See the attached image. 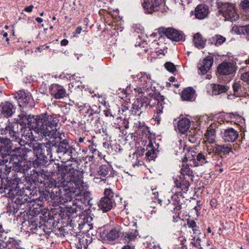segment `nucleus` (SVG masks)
I'll use <instances>...</instances> for the list:
<instances>
[{"mask_svg":"<svg viewBox=\"0 0 249 249\" xmlns=\"http://www.w3.org/2000/svg\"><path fill=\"white\" fill-rule=\"evenodd\" d=\"M53 170L52 173H56L58 175L57 180L51 178H48L43 181V184L46 188H53L55 191H47L46 194H44V198L41 201H47L49 200V195L54 202H60L58 201L62 196V190H69L70 191H73L74 188H80L82 185V180L79 178L78 172L76 169L71 166H62L59 163H54L53 165Z\"/></svg>","mask_w":249,"mask_h":249,"instance_id":"obj_1","label":"nucleus"},{"mask_svg":"<svg viewBox=\"0 0 249 249\" xmlns=\"http://www.w3.org/2000/svg\"><path fill=\"white\" fill-rule=\"evenodd\" d=\"M58 120L56 115H48L41 114L30 120V125L36 129V132L45 137L59 139V142H68L67 136L57 128Z\"/></svg>","mask_w":249,"mask_h":249,"instance_id":"obj_2","label":"nucleus"},{"mask_svg":"<svg viewBox=\"0 0 249 249\" xmlns=\"http://www.w3.org/2000/svg\"><path fill=\"white\" fill-rule=\"evenodd\" d=\"M142 98L138 99L133 105V108L138 111L143 108L146 109L148 107L150 108L155 107L154 114L153 119L160 124V121L163 117V110L165 107V98L160 92H152L150 95L141 94Z\"/></svg>","mask_w":249,"mask_h":249,"instance_id":"obj_3","label":"nucleus"},{"mask_svg":"<svg viewBox=\"0 0 249 249\" xmlns=\"http://www.w3.org/2000/svg\"><path fill=\"white\" fill-rule=\"evenodd\" d=\"M21 135V140H18L20 147H16L12 150L10 156V163L13 164V169L18 172L22 173L24 171L25 166V151L21 146L24 145H29L33 139L32 132L30 130L24 129Z\"/></svg>","mask_w":249,"mask_h":249,"instance_id":"obj_4","label":"nucleus"},{"mask_svg":"<svg viewBox=\"0 0 249 249\" xmlns=\"http://www.w3.org/2000/svg\"><path fill=\"white\" fill-rule=\"evenodd\" d=\"M27 231L32 234L35 233L39 236L45 234L50 235L53 231V228L55 224V220L53 217L48 218L44 224H41L38 220L32 219L28 221Z\"/></svg>","mask_w":249,"mask_h":249,"instance_id":"obj_5","label":"nucleus"},{"mask_svg":"<svg viewBox=\"0 0 249 249\" xmlns=\"http://www.w3.org/2000/svg\"><path fill=\"white\" fill-rule=\"evenodd\" d=\"M135 80L139 88L135 89L136 92H138V95H150L152 92H159L155 90V87H152V81L150 74H147L146 72H140L137 75Z\"/></svg>","mask_w":249,"mask_h":249,"instance_id":"obj_6","label":"nucleus"},{"mask_svg":"<svg viewBox=\"0 0 249 249\" xmlns=\"http://www.w3.org/2000/svg\"><path fill=\"white\" fill-rule=\"evenodd\" d=\"M20 126V129L22 130V127L19 124L16 123L8 122L4 128L0 129L1 134L6 135L5 139L3 142L7 145H9V147H11L10 145L12 141L18 142L20 133L19 131L18 127Z\"/></svg>","mask_w":249,"mask_h":249,"instance_id":"obj_7","label":"nucleus"},{"mask_svg":"<svg viewBox=\"0 0 249 249\" xmlns=\"http://www.w3.org/2000/svg\"><path fill=\"white\" fill-rule=\"evenodd\" d=\"M218 12L225 18V20L233 21L239 18L235 6L229 2H219L217 3Z\"/></svg>","mask_w":249,"mask_h":249,"instance_id":"obj_8","label":"nucleus"},{"mask_svg":"<svg viewBox=\"0 0 249 249\" xmlns=\"http://www.w3.org/2000/svg\"><path fill=\"white\" fill-rule=\"evenodd\" d=\"M52 144L49 142L36 144L33 147L34 152L37 159L40 160H47L51 158Z\"/></svg>","mask_w":249,"mask_h":249,"instance_id":"obj_9","label":"nucleus"},{"mask_svg":"<svg viewBox=\"0 0 249 249\" xmlns=\"http://www.w3.org/2000/svg\"><path fill=\"white\" fill-rule=\"evenodd\" d=\"M77 204L72 203L71 206H67L65 211L68 216H72L73 214L74 216H80L83 213H89V207H91L90 203H81L80 205Z\"/></svg>","mask_w":249,"mask_h":249,"instance_id":"obj_10","label":"nucleus"},{"mask_svg":"<svg viewBox=\"0 0 249 249\" xmlns=\"http://www.w3.org/2000/svg\"><path fill=\"white\" fill-rule=\"evenodd\" d=\"M120 235V231L118 227H111L108 225L104 226L100 233L101 238L105 241H114L118 239Z\"/></svg>","mask_w":249,"mask_h":249,"instance_id":"obj_11","label":"nucleus"},{"mask_svg":"<svg viewBox=\"0 0 249 249\" xmlns=\"http://www.w3.org/2000/svg\"><path fill=\"white\" fill-rule=\"evenodd\" d=\"M142 5L146 14L159 11L164 5L165 0H141Z\"/></svg>","mask_w":249,"mask_h":249,"instance_id":"obj_12","label":"nucleus"},{"mask_svg":"<svg viewBox=\"0 0 249 249\" xmlns=\"http://www.w3.org/2000/svg\"><path fill=\"white\" fill-rule=\"evenodd\" d=\"M232 147L230 144L223 145L215 144L212 146V152L214 154L215 157L218 158V161L215 163L217 166H220L222 164L223 158L222 156H218L220 154L227 155L231 151Z\"/></svg>","mask_w":249,"mask_h":249,"instance_id":"obj_13","label":"nucleus"},{"mask_svg":"<svg viewBox=\"0 0 249 249\" xmlns=\"http://www.w3.org/2000/svg\"><path fill=\"white\" fill-rule=\"evenodd\" d=\"M51 95L55 99H61L68 95L65 89L61 85L53 84L51 85L49 89Z\"/></svg>","mask_w":249,"mask_h":249,"instance_id":"obj_14","label":"nucleus"},{"mask_svg":"<svg viewBox=\"0 0 249 249\" xmlns=\"http://www.w3.org/2000/svg\"><path fill=\"white\" fill-rule=\"evenodd\" d=\"M236 66L233 63L223 62L217 68L218 72L221 75L232 74L236 71Z\"/></svg>","mask_w":249,"mask_h":249,"instance_id":"obj_15","label":"nucleus"},{"mask_svg":"<svg viewBox=\"0 0 249 249\" xmlns=\"http://www.w3.org/2000/svg\"><path fill=\"white\" fill-rule=\"evenodd\" d=\"M213 62V58L210 56L200 60L197 65V68L200 71L199 73L201 75L206 74L211 69Z\"/></svg>","mask_w":249,"mask_h":249,"instance_id":"obj_16","label":"nucleus"},{"mask_svg":"<svg viewBox=\"0 0 249 249\" xmlns=\"http://www.w3.org/2000/svg\"><path fill=\"white\" fill-rule=\"evenodd\" d=\"M163 32L168 38L174 41H179L183 40L184 34L173 28H164Z\"/></svg>","mask_w":249,"mask_h":249,"instance_id":"obj_17","label":"nucleus"},{"mask_svg":"<svg viewBox=\"0 0 249 249\" xmlns=\"http://www.w3.org/2000/svg\"><path fill=\"white\" fill-rule=\"evenodd\" d=\"M211 153V152L208 153H199L196 155V158L192 155V158L190 160H193L195 166H202L205 163L211 162V158L209 157V156H210Z\"/></svg>","mask_w":249,"mask_h":249,"instance_id":"obj_18","label":"nucleus"},{"mask_svg":"<svg viewBox=\"0 0 249 249\" xmlns=\"http://www.w3.org/2000/svg\"><path fill=\"white\" fill-rule=\"evenodd\" d=\"M104 195V197L102 198L100 202H120L122 200L119 195L114 194L110 189L105 190Z\"/></svg>","mask_w":249,"mask_h":249,"instance_id":"obj_19","label":"nucleus"},{"mask_svg":"<svg viewBox=\"0 0 249 249\" xmlns=\"http://www.w3.org/2000/svg\"><path fill=\"white\" fill-rule=\"evenodd\" d=\"M209 13V7L203 4L198 5L195 9L194 14L196 18L203 19L208 17Z\"/></svg>","mask_w":249,"mask_h":249,"instance_id":"obj_20","label":"nucleus"},{"mask_svg":"<svg viewBox=\"0 0 249 249\" xmlns=\"http://www.w3.org/2000/svg\"><path fill=\"white\" fill-rule=\"evenodd\" d=\"M239 133L233 128H229L224 130L222 137L226 142H234L238 137Z\"/></svg>","mask_w":249,"mask_h":249,"instance_id":"obj_21","label":"nucleus"},{"mask_svg":"<svg viewBox=\"0 0 249 249\" xmlns=\"http://www.w3.org/2000/svg\"><path fill=\"white\" fill-rule=\"evenodd\" d=\"M189 180H192V178L190 176H181L179 177L178 179L175 180V183L177 187L179 188L184 192L188 191L190 186Z\"/></svg>","mask_w":249,"mask_h":249,"instance_id":"obj_22","label":"nucleus"},{"mask_svg":"<svg viewBox=\"0 0 249 249\" xmlns=\"http://www.w3.org/2000/svg\"><path fill=\"white\" fill-rule=\"evenodd\" d=\"M16 108L13 105L9 102H5L1 104V114L6 117L11 116L15 111Z\"/></svg>","mask_w":249,"mask_h":249,"instance_id":"obj_23","label":"nucleus"},{"mask_svg":"<svg viewBox=\"0 0 249 249\" xmlns=\"http://www.w3.org/2000/svg\"><path fill=\"white\" fill-rule=\"evenodd\" d=\"M145 159L148 162L154 160L157 157V150L154 147L153 142L151 140L149 141L148 144L146 146Z\"/></svg>","mask_w":249,"mask_h":249,"instance_id":"obj_24","label":"nucleus"},{"mask_svg":"<svg viewBox=\"0 0 249 249\" xmlns=\"http://www.w3.org/2000/svg\"><path fill=\"white\" fill-rule=\"evenodd\" d=\"M171 211L175 213L173 215V221L177 222L180 219V214L181 213V206L179 203H168Z\"/></svg>","mask_w":249,"mask_h":249,"instance_id":"obj_25","label":"nucleus"},{"mask_svg":"<svg viewBox=\"0 0 249 249\" xmlns=\"http://www.w3.org/2000/svg\"><path fill=\"white\" fill-rule=\"evenodd\" d=\"M191 122L187 118H182L179 120L178 124V128L179 132L184 134L187 131L190 127Z\"/></svg>","mask_w":249,"mask_h":249,"instance_id":"obj_26","label":"nucleus"},{"mask_svg":"<svg viewBox=\"0 0 249 249\" xmlns=\"http://www.w3.org/2000/svg\"><path fill=\"white\" fill-rule=\"evenodd\" d=\"M9 231L8 230H4L2 224H0V242L13 244V242L15 243L14 238L8 237L7 236Z\"/></svg>","mask_w":249,"mask_h":249,"instance_id":"obj_27","label":"nucleus"},{"mask_svg":"<svg viewBox=\"0 0 249 249\" xmlns=\"http://www.w3.org/2000/svg\"><path fill=\"white\" fill-rule=\"evenodd\" d=\"M206 40L204 39L202 35L199 33H196L194 36L193 43L195 46L199 49L204 48Z\"/></svg>","mask_w":249,"mask_h":249,"instance_id":"obj_28","label":"nucleus"},{"mask_svg":"<svg viewBox=\"0 0 249 249\" xmlns=\"http://www.w3.org/2000/svg\"><path fill=\"white\" fill-rule=\"evenodd\" d=\"M229 87L225 85L213 84L212 87L213 94L215 95H219L227 92Z\"/></svg>","mask_w":249,"mask_h":249,"instance_id":"obj_29","label":"nucleus"},{"mask_svg":"<svg viewBox=\"0 0 249 249\" xmlns=\"http://www.w3.org/2000/svg\"><path fill=\"white\" fill-rule=\"evenodd\" d=\"M90 208L91 207H89V213H83L82 214H81V215L80 216V220L79 221L78 224H84V223L88 224H93V214L91 215L92 211L90 209Z\"/></svg>","mask_w":249,"mask_h":249,"instance_id":"obj_30","label":"nucleus"},{"mask_svg":"<svg viewBox=\"0 0 249 249\" xmlns=\"http://www.w3.org/2000/svg\"><path fill=\"white\" fill-rule=\"evenodd\" d=\"M195 90L191 87L185 89L181 94V98L183 100L191 101L194 97Z\"/></svg>","mask_w":249,"mask_h":249,"instance_id":"obj_31","label":"nucleus"},{"mask_svg":"<svg viewBox=\"0 0 249 249\" xmlns=\"http://www.w3.org/2000/svg\"><path fill=\"white\" fill-rule=\"evenodd\" d=\"M134 128L135 129V132L146 133L148 131V127L145 125L144 122H142L140 121H137L134 124Z\"/></svg>","mask_w":249,"mask_h":249,"instance_id":"obj_32","label":"nucleus"},{"mask_svg":"<svg viewBox=\"0 0 249 249\" xmlns=\"http://www.w3.org/2000/svg\"><path fill=\"white\" fill-rule=\"evenodd\" d=\"M54 146L57 148L56 151L60 155L71 148L69 144V142H59L58 144H55Z\"/></svg>","mask_w":249,"mask_h":249,"instance_id":"obj_33","label":"nucleus"},{"mask_svg":"<svg viewBox=\"0 0 249 249\" xmlns=\"http://www.w3.org/2000/svg\"><path fill=\"white\" fill-rule=\"evenodd\" d=\"M24 203H7L6 206L7 212L9 214H15L18 212L19 207Z\"/></svg>","mask_w":249,"mask_h":249,"instance_id":"obj_34","label":"nucleus"},{"mask_svg":"<svg viewBox=\"0 0 249 249\" xmlns=\"http://www.w3.org/2000/svg\"><path fill=\"white\" fill-rule=\"evenodd\" d=\"M184 160L183 161V163L181 166L180 169V173L181 176H190V177H192L193 172L190 169L189 166L188 164L184 163Z\"/></svg>","mask_w":249,"mask_h":249,"instance_id":"obj_35","label":"nucleus"},{"mask_svg":"<svg viewBox=\"0 0 249 249\" xmlns=\"http://www.w3.org/2000/svg\"><path fill=\"white\" fill-rule=\"evenodd\" d=\"M205 136L207 141L210 143H213L215 141V130L213 128L208 129L205 133Z\"/></svg>","mask_w":249,"mask_h":249,"instance_id":"obj_36","label":"nucleus"},{"mask_svg":"<svg viewBox=\"0 0 249 249\" xmlns=\"http://www.w3.org/2000/svg\"><path fill=\"white\" fill-rule=\"evenodd\" d=\"M72 149L71 148L67 151L59 155V158L62 160L63 162H67L68 161L72 160L73 158L72 157Z\"/></svg>","mask_w":249,"mask_h":249,"instance_id":"obj_37","label":"nucleus"},{"mask_svg":"<svg viewBox=\"0 0 249 249\" xmlns=\"http://www.w3.org/2000/svg\"><path fill=\"white\" fill-rule=\"evenodd\" d=\"M124 237L127 241H131L136 238L138 232L136 230L128 231L124 233Z\"/></svg>","mask_w":249,"mask_h":249,"instance_id":"obj_38","label":"nucleus"},{"mask_svg":"<svg viewBox=\"0 0 249 249\" xmlns=\"http://www.w3.org/2000/svg\"><path fill=\"white\" fill-rule=\"evenodd\" d=\"M110 171V168L107 165H102L97 170V174L101 177H105Z\"/></svg>","mask_w":249,"mask_h":249,"instance_id":"obj_39","label":"nucleus"},{"mask_svg":"<svg viewBox=\"0 0 249 249\" xmlns=\"http://www.w3.org/2000/svg\"><path fill=\"white\" fill-rule=\"evenodd\" d=\"M39 115H36V116H35V115L31 116V115H27L25 112H21L20 113V114L18 115V116L22 120V122H23L24 121L27 120V121H28V124L30 126V128L34 130L36 132V129L33 128L30 125L31 124H30V119L32 118H35L36 117L39 116Z\"/></svg>","mask_w":249,"mask_h":249,"instance_id":"obj_40","label":"nucleus"},{"mask_svg":"<svg viewBox=\"0 0 249 249\" xmlns=\"http://www.w3.org/2000/svg\"><path fill=\"white\" fill-rule=\"evenodd\" d=\"M98 209L103 213H107L112 209L113 207V203H97Z\"/></svg>","mask_w":249,"mask_h":249,"instance_id":"obj_41","label":"nucleus"},{"mask_svg":"<svg viewBox=\"0 0 249 249\" xmlns=\"http://www.w3.org/2000/svg\"><path fill=\"white\" fill-rule=\"evenodd\" d=\"M78 228L83 233H88L93 229V224H78Z\"/></svg>","mask_w":249,"mask_h":249,"instance_id":"obj_42","label":"nucleus"},{"mask_svg":"<svg viewBox=\"0 0 249 249\" xmlns=\"http://www.w3.org/2000/svg\"><path fill=\"white\" fill-rule=\"evenodd\" d=\"M226 38L224 36L219 35H216L212 37V41L216 45H220L226 41Z\"/></svg>","mask_w":249,"mask_h":249,"instance_id":"obj_43","label":"nucleus"},{"mask_svg":"<svg viewBox=\"0 0 249 249\" xmlns=\"http://www.w3.org/2000/svg\"><path fill=\"white\" fill-rule=\"evenodd\" d=\"M32 100V96L31 94L27 92L26 95L24 96L23 98L19 102V105L20 107L22 106H25L28 104Z\"/></svg>","mask_w":249,"mask_h":249,"instance_id":"obj_44","label":"nucleus"},{"mask_svg":"<svg viewBox=\"0 0 249 249\" xmlns=\"http://www.w3.org/2000/svg\"><path fill=\"white\" fill-rule=\"evenodd\" d=\"M88 238H89V237H88L87 236H83L82 238H79V243L80 244V246H81V248H87L89 244V243L90 242V239L89 240Z\"/></svg>","mask_w":249,"mask_h":249,"instance_id":"obj_45","label":"nucleus"},{"mask_svg":"<svg viewBox=\"0 0 249 249\" xmlns=\"http://www.w3.org/2000/svg\"><path fill=\"white\" fill-rule=\"evenodd\" d=\"M14 241L15 243L13 242V244L11 243L8 244V243H4L5 244V249H25L24 248H21L19 244L18 243V241H16L14 239Z\"/></svg>","mask_w":249,"mask_h":249,"instance_id":"obj_46","label":"nucleus"},{"mask_svg":"<svg viewBox=\"0 0 249 249\" xmlns=\"http://www.w3.org/2000/svg\"><path fill=\"white\" fill-rule=\"evenodd\" d=\"M239 6L244 12H249V0H242Z\"/></svg>","mask_w":249,"mask_h":249,"instance_id":"obj_47","label":"nucleus"},{"mask_svg":"<svg viewBox=\"0 0 249 249\" xmlns=\"http://www.w3.org/2000/svg\"><path fill=\"white\" fill-rule=\"evenodd\" d=\"M200 241L199 238L197 239H195V237L193 238L190 242V245L192 248L189 249H199L200 246Z\"/></svg>","mask_w":249,"mask_h":249,"instance_id":"obj_48","label":"nucleus"},{"mask_svg":"<svg viewBox=\"0 0 249 249\" xmlns=\"http://www.w3.org/2000/svg\"><path fill=\"white\" fill-rule=\"evenodd\" d=\"M42 205L40 203H35L32 205L33 208L32 212L34 214L38 215L41 212Z\"/></svg>","mask_w":249,"mask_h":249,"instance_id":"obj_49","label":"nucleus"},{"mask_svg":"<svg viewBox=\"0 0 249 249\" xmlns=\"http://www.w3.org/2000/svg\"><path fill=\"white\" fill-rule=\"evenodd\" d=\"M165 68L171 73H174L177 71L176 66L172 62H167L164 64Z\"/></svg>","mask_w":249,"mask_h":249,"instance_id":"obj_50","label":"nucleus"},{"mask_svg":"<svg viewBox=\"0 0 249 249\" xmlns=\"http://www.w3.org/2000/svg\"><path fill=\"white\" fill-rule=\"evenodd\" d=\"M230 115L231 119H235V121L238 122V123H240L241 124L245 123V120L241 116L237 114H234L233 113H230Z\"/></svg>","mask_w":249,"mask_h":249,"instance_id":"obj_51","label":"nucleus"},{"mask_svg":"<svg viewBox=\"0 0 249 249\" xmlns=\"http://www.w3.org/2000/svg\"><path fill=\"white\" fill-rule=\"evenodd\" d=\"M27 92H25V90H21L18 91L15 95V98L17 99L18 103L20 100H22V98H23L24 96L26 95Z\"/></svg>","mask_w":249,"mask_h":249,"instance_id":"obj_52","label":"nucleus"},{"mask_svg":"<svg viewBox=\"0 0 249 249\" xmlns=\"http://www.w3.org/2000/svg\"><path fill=\"white\" fill-rule=\"evenodd\" d=\"M187 225L189 228H191L195 233L198 231V227L196 226V223L194 220H188Z\"/></svg>","mask_w":249,"mask_h":249,"instance_id":"obj_53","label":"nucleus"},{"mask_svg":"<svg viewBox=\"0 0 249 249\" xmlns=\"http://www.w3.org/2000/svg\"><path fill=\"white\" fill-rule=\"evenodd\" d=\"M86 142H88V143H89L88 146V149L91 153L93 154H96V152H97V150L95 148V145L93 144V143L91 142V141L89 140H87Z\"/></svg>","mask_w":249,"mask_h":249,"instance_id":"obj_54","label":"nucleus"},{"mask_svg":"<svg viewBox=\"0 0 249 249\" xmlns=\"http://www.w3.org/2000/svg\"><path fill=\"white\" fill-rule=\"evenodd\" d=\"M232 88L235 93L241 90L242 86L240 82L239 81L234 82L232 85Z\"/></svg>","mask_w":249,"mask_h":249,"instance_id":"obj_55","label":"nucleus"},{"mask_svg":"<svg viewBox=\"0 0 249 249\" xmlns=\"http://www.w3.org/2000/svg\"><path fill=\"white\" fill-rule=\"evenodd\" d=\"M241 79L249 84V71L243 73L241 75Z\"/></svg>","mask_w":249,"mask_h":249,"instance_id":"obj_56","label":"nucleus"},{"mask_svg":"<svg viewBox=\"0 0 249 249\" xmlns=\"http://www.w3.org/2000/svg\"><path fill=\"white\" fill-rule=\"evenodd\" d=\"M83 197V201H84V202H90L92 199L91 197L90 194L88 192H86L84 194Z\"/></svg>","mask_w":249,"mask_h":249,"instance_id":"obj_57","label":"nucleus"},{"mask_svg":"<svg viewBox=\"0 0 249 249\" xmlns=\"http://www.w3.org/2000/svg\"><path fill=\"white\" fill-rule=\"evenodd\" d=\"M41 209L42 210L40 214H41L43 216H45V217H47V214L48 215H49V212L48 209L44 208V206L42 205Z\"/></svg>","mask_w":249,"mask_h":249,"instance_id":"obj_58","label":"nucleus"},{"mask_svg":"<svg viewBox=\"0 0 249 249\" xmlns=\"http://www.w3.org/2000/svg\"><path fill=\"white\" fill-rule=\"evenodd\" d=\"M79 178L81 179V180H83V179H82V178H80V177H79ZM82 182H83V181H82ZM83 183H84V182H83V183H82V185H81V187H80V188H76H76H74V189H73V190H74V191H73L71 192V191H70V190H66V191H69V192H68V193H74L76 192H77V191H76V190H78V192H77V194H79V193H80V191H82L81 188H82V189H83Z\"/></svg>","mask_w":249,"mask_h":249,"instance_id":"obj_59","label":"nucleus"},{"mask_svg":"<svg viewBox=\"0 0 249 249\" xmlns=\"http://www.w3.org/2000/svg\"><path fill=\"white\" fill-rule=\"evenodd\" d=\"M153 195L154 196L152 198L153 199H154V200H153V202H156V201H159L160 202H161L162 200L158 198V193L157 192L153 193Z\"/></svg>","mask_w":249,"mask_h":249,"instance_id":"obj_60","label":"nucleus"},{"mask_svg":"<svg viewBox=\"0 0 249 249\" xmlns=\"http://www.w3.org/2000/svg\"><path fill=\"white\" fill-rule=\"evenodd\" d=\"M146 151V149L144 148H141L138 149L137 151V154L139 155L140 156H142L144 154V153Z\"/></svg>","mask_w":249,"mask_h":249,"instance_id":"obj_61","label":"nucleus"},{"mask_svg":"<svg viewBox=\"0 0 249 249\" xmlns=\"http://www.w3.org/2000/svg\"><path fill=\"white\" fill-rule=\"evenodd\" d=\"M33 8L34 6L33 5H30L24 8V10L27 12L30 13L32 11Z\"/></svg>","mask_w":249,"mask_h":249,"instance_id":"obj_62","label":"nucleus"},{"mask_svg":"<svg viewBox=\"0 0 249 249\" xmlns=\"http://www.w3.org/2000/svg\"><path fill=\"white\" fill-rule=\"evenodd\" d=\"M242 30L244 31L247 35H249V25L243 26Z\"/></svg>","mask_w":249,"mask_h":249,"instance_id":"obj_63","label":"nucleus"},{"mask_svg":"<svg viewBox=\"0 0 249 249\" xmlns=\"http://www.w3.org/2000/svg\"><path fill=\"white\" fill-rule=\"evenodd\" d=\"M122 249H135L134 247L129 245L124 246Z\"/></svg>","mask_w":249,"mask_h":249,"instance_id":"obj_64","label":"nucleus"}]
</instances>
